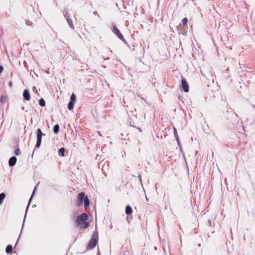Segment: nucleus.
Segmentation results:
<instances>
[{
  "mask_svg": "<svg viewBox=\"0 0 255 255\" xmlns=\"http://www.w3.org/2000/svg\"><path fill=\"white\" fill-rule=\"evenodd\" d=\"M39 105L41 106V107H44L45 106V101L43 99H41L40 100H39Z\"/></svg>",
  "mask_w": 255,
  "mask_h": 255,
  "instance_id": "18",
  "label": "nucleus"
},
{
  "mask_svg": "<svg viewBox=\"0 0 255 255\" xmlns=\"http://www.w3.org/2000/svg\"><path fill=\"white\" fill-rule=\"evenodd\" d=\"M23 96L25 100L29 101L30 100V96L28 90H24L23 93Z\"/></svg>",
  "mask_w": 255,
  "mask_h": 255,
  "instance_id": "7",
  "label": "nucleus"
},
{
  "mask_svg": "<svg viewBox=\"0 0 255 255\" xmlns=\"http://www.w3.org/2000/svg\"><path fill=\"white\" fill-rule=\"evenodd\" d=\"M33 90L34 91H37V90H36V87H33Z\"/></svg>",
  "mask_w": 255,
  "mask_h": 255,
  "instance_id": "25",
  "label": "nucleus"
},
{
  "mask_svg": "<svg viewBox=\"0 0 255 255\" xmlns=\"http://www.w3.org/2000/svg\"><path fill=\"white\" fill-rule=\"evenodd\" d=\"M42 135L44 134L42 132L41 129L38 128L37 130V142L35 145V147L38 148L40 147Z\"/></svg>",
  "mask_w": 255,
  "mask_h": 255,
  "instance_id": "2",
  "label": "nucleus"
},
{
  "mask_svg": "<svg viewBox=\"0 0 255 255\" xmlns=\"http://www.w3.org/2000/svg\"><path fill=\"white\" fill-rule=\"evenodd\" d=\"M88 219V215L86 213H83L81 215L78 216L76 219V222L80 225L82 223L85 222Z\"/></svg>",
  "mask_w": 255,
  "mask_h": 255,
  "instance_id": "3",
  "label": "nucleus"
},
{
  "mask_svg": "<svg viewBox=\"0 0 255 255\" xmlns=\"http://www.w3.org/2000/svg\"><path fill=\"white\" fill-rule=\"evenodd\" d=\"M5 197V194L3 193L0 194V203H2L3 199Z\"/></svg>",
  "mask_w": 255,
  "mask_h": 255,
  "instance_id": "17",
  "label": "nucleus"
},
{
  "mask_svg": "<svg viewBox=\"0 0 255 255\" xmlns=\"http://www.w3.org/2000/svg\"><path fill=\"white\" fill-rule=\"evenodd\" d=\"M31 198H32V196L31 197L30 199H31ZM30 200H31V199H30ZM29 202H30V200H29Z\"/></svg>",
  "mask_w": 255,
  "mask_h": 255,
  "instance_id": "30",
  "label": "nucleus"
},
{
  "mask_svg": "<svg viewBox=\"0 0 255 255\" xmlns=\"http://www.w3.org/2000/svg\"><path fill=\"white\" fill-rule=\"evenodd\" d=\"M98 240V233L95 232L93 234L88 245L87 249H92L96 246Z\"/></svg>",
  "mask_w": 255,
  "mask_h": 255,
  "instance_id": "1",
  "label": "nucleus"
},
{
  "mask_svg": "<svg viewBox=\"0 0 255 255\" xmlns=\"http://www.w3.org/2000/svg\"><path fill=\"white\" fill-rule=\"evenodd\" d=\"M34 191H33V192H32V194H34ZM31 196L32 197V196Z\"/></svg>",
  "mask_w": 255,
  "mask_h": 255,
  "instance_id": "29",
  "label": "nucleus"
},
{
  "mask_svg": "<svg viewBox=\"0 0 255 255\" xmlns=\"http://www.w3.org/2000/svg\"><path fill=\"white\" fill-rule=\"evenodd\" d=\"M82 225L81 226V228L82 229H86L89 227V224L87 222H84L82 223Z\"/></svg>",
  "mask_w": 255,
  "mask_h": 255,
  "instance_id": "15",
  "label": "nucleus"
},
{
  "mask_svg": "<svg viewBox=\"0 0 255 255\" xmlns=\"http://www.w3.org/2000/svg\"><path fill=\"white\" fill-rule=\"evenodd\" d=\"M14 153L16 155H18L20 154V150H19V149L18 148H17V149H16L15 150Z\"/></svg>",
  "mask_w": 255,
  "mask_h": 255,
  "instance_id": "21",
  "label": "nucleus"
},
{
  "mask_svg": "<svg viewBox=\"0 0 255 255\" xmlns=\"http://www.w3.org/2000/svg\"><path fill=\"white\" fill-rule=\"evenodd\" d=\"M2 101H3V99H2V98H1V101L2 102H3Z\"/></svg>",
  "mask_w": 255,
  "mask_h": 255,
  "instance_id": "26",
  "label": "nucleus"
},
{
  "mask_svg": "<svg viewBox=\"0 0 255 255\" xmlns=\"http://www.w3.org/2000/svg\"><path fill=\"white\" fill-rule=\"evenodd\" d=\"M84 203L85 207H87L89 205V200L87 196L85 197Z\"/></svg>",
  "mask_w": 255,
  "mask_h": 255,
  "instance_id": "11",
  "label": "nucleus"
},
{
  "mask_svg": "<svg viewBox=\"0 0 255 255\" xmlns=\"http://www.w3.org/2000/svg\"><path fill=\"white\" fill-rule=\"evenodd\" d=\"M182 87L183 90L185 92H188L189 91V86L187 82L186 79L182 78Z\"/></svg>",
  "mask_w": 255,
  "mask_h": 255,
  "instance_id": "5",
  "label": "nucleus"
},
{
  "mask_svg": "<svg viewBox=\"0 0 255 255\" xmlns=\"http://www.w3.org/2000/svg\"><path fill=\"white\" fill-rule=\"evenodd\" d=\"M74 105V102H73V101H70L68 104V109L69 110H72L73 109Z\"/></svg>",
  "mask_w": 255,
  "mask_h": 255,
  "instance_id": "12",
  "label": "nucleus"
},
{
  "mask_svg": "<svg viewBox=\"0 0 255 255\" xmlns=\"http://www.w3.org/2000/svg\"><path fill=\"white\" fill-rule=\"evenodd\" d=\"M70 100H71V101H73V102H74L76 100V96L73 93L70 97Z\"/></svg>",
  "mask_w": 255,
  "mask_h": 255,
  "instance_id": "19",
  "label": "nucleus"
},
{
  "mask_svg": "<svg viewBox=\"0 0 255 255\" xmlns=\"http://www.w3.org/2000/svg\"><path fill=\"white\" fill-rule=\"evenodd\" d=\"M188 22V19L187 18H184L182 20V23L183 25H186Z\"/></svg>",
  "mask_w": 255,
  "mask_h": 255,
  "instance_id": "20",
  "label": "nucleus"
},
{
  "mask_svg": "<svg viewBox=\"0 0 255 255\" xmlns=\"http://www.w3.org/2000/svg\"><path fill=\"white\" fill-rule=\"evenodd\" d=\"M132 212V210L131 208L129 205L127 206V207L126 208V213L127 215H129V214H131Z\"/></svg>",
  "mask_w": 255,
  "mask_h": 255,
  "instance_id": "10",
  "label": "nucleus"
},
{
  "mask_svg": "<svg viewBox=\"0 0 255 255\" xmlns=\"http://www.w3.org/2000/svg\"><path fill=\"white\" fill-rule=\"evenodd\" d=\"M0 204H1V203H0Z\"/></svg>",
  "mask_w": 255,
  "mask_h": 255,
  "instance_id": "31",
  "label": "nucleus"
},
{
  "mask_svg": "<svg viewBox=\"0 0 255 255\" xmlns=\"http://www.w3.org/2000/svg\"><path fill=\"white\" fill-rule=\"evenodd\" d=\"M113 32L121 40L124 41V38L122 33L119 31V29L114 25L112 30Z\"/></svg>",
  "mask_w": 255,
  "mask_h": 255,
  "instance_id": "4",
  "label": "nucleus"
},
{
  "mask_svg": "<svg viewBox=\"0 0 255 255\" xmlns=\"http://www.w3.org/2000/svg\"><path fill=\"white\" fill-rule=\"evenodd\" d=\"M173 129H174V136H175V137H177V135H178V134H177L176 129L175 128H173Z\"/></svg>",
  "mask_w": 255,
  "mask_h": 255,
  "instance_id": "22",
  "label": "nucleus"
},
{
  "mask_svg": "<svg viewBox=\"0 0 255 255\" xmlns=\"http://www.w3.org/2000/svg\"><path fill=\"white\" fill-rule=\"evenodd\" d=\"M175 138H176V139L177 140L178 144H180V142L179 138L178 135H177V137H175Z\"/></svg>",
  "mask_w": 255,
  "mask_h": 255,
  "instance_id": "23",
  "label": "nucleus"
},
{
  "mask_svg": "<svg viewBox=\"0 0 255 255\" xmlns=\"http://www.w3.org/2000/svg\"><path fill=\"white\" fill-rule=\"evenodd\" d=\"M12 246L11 245H8L5 249V252L6 253L9 254L12 251Z\"/></svg>",
  "mask_w": 255,
  "mask_h": 255,
  "instance_id": "14",
  "label": "nucleus"
},
{
  "mask_svg": "<svg viewBox=\"0 0 255 255\" xmlns=\"http://www.w3.org/2000/svg\"><path fill=\"white\" fill-rule=\"evenodd\" d=\"M59 130V126L58 125H56L53 127V131L55 133H57Z\"/></svg>",
  "mask_w": 255,
  "mask_h": 255,
  "instance_id": "13",
  "label": "nucleus"
},
{
  "mask_svg": "<svg viewBox=\"0 0 255 255\" xmlns=\"http://www.w3.org/2000/svg\"><path fill=\"white\" fill-rule=\"evenodd\" d=\"M2 101H3V99H2V98H1V101L2 102H3Z\"/></svg>",
  "mask_w": 255,
  "mask_h": 255,
  "instance_id": "27",
  "label": "nucleus"
},
{
  "mask_svg": "<svg viewBox=\"0 0 255 255\" xmlns=\"http://www.w3.org/2000/svg\"><path fill=\"white\" fill-rule=\"evenodd\" d=\"M65 149L64 148H61L58 151V154L60 156H64Z\"/></svg>",
  "mask_w": 255,
  "mask_h": 255,
  "instance_id": "16",
  "label": "nucleus"
},
{
  "mask_svg": "<svg viewBox=\"0 0 255 255\" xmlns=\"http://www.w3.org/2000/svg\"><path fill=\"white\" fill-rule=\"evenodd\" d=\"M85 194L84 192L80 193L78 197L77 205L80 206L83 204V200H84Z\"/></svg>",
  "mask_w": 255,
  "mask_h": 255,
  "instance_id": "6",
  "label": "nucleus"
},
{
  "mask_svg": "<svg viewBox=\"0 0 255 255\" xmlns=\"http://www.w3.org/2000/svg\"><path fill=\"white\" fill-rule=\"evenodd\" d=\"M17 158L15 156L11 157L8 161L9 165L10 166H14L15 164Z\"/></svg>",
  "mask_w": 255,
  "mask_h": 255,
  "instance_id": "8",
  "label": "nucleus"
},
{
  "mask_svg": "<svg viewBox=\"0 0 255 255\" xmlns=\"http://www.w3.org/2000/svg\"><path fill=\"white\" fill-rule=\"evenodd\" d=\"M3 68L2 66H0V74L2 73Z\"/></svg>",
  "mask_w": 255,
  "mask_h": 255,
  "instance_id": "24",
  "label": "nucleus"
},
{
  "mask_svg": "<svg viewBox=\"0 0 255 255\" xmlns=\"http://www.w3.org/2000/svg\"><path fill=\"white\" fill-rule=\"evenodd\" d=\"M66 19V20L68 23V25H69V26L72 28V29H74V25L73 24V22L69 18V16H67V15H66L65 16Z\"/></svg>",
  "mask_w": 255,
  "mask_h": 255,
  "instance_id": "9",
  "label": "nucleus"
},
{
  "mask_svg": "<svg viewBox=\"0 0 255 255\" xmlns=\"http://www.w3.org/2000/svg\"><path fill=\"white\" fill-rule=\"evenodd\" d=\"M9 85H10V86H11V82H10V83H9Z\"/></svg>",
  "mask_w": 255,
  "mask_h": 255,
  "instance_id": "28",
  "label": "nucleus"
}]
</instances>
